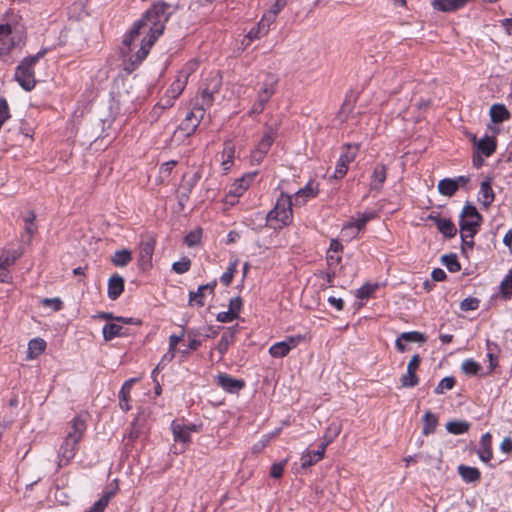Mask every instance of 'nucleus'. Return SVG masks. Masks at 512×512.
Here are the masks:
<instances>
[{
	"label": "nucleus",
	"mask_w": 512,
	"mask_h": 512,
	"mask_svg": "<svg viewBox=\"0 0 512 512\" xmlns=\"http://www.w3.org/2000/svg\"><path fill=\"white\" fill-rule=\"evenodd\" d=\"M490 117L493 123H501L510 118V113L502 104H494L490 108Z\"/></svg>",
	"instance_id": "2f4dec72"
},
{
	"label": "nucleus",
	"mask_w": 512,
	"mask_h": 512,
	"mask_svg": "<svg viewBox=\"0 0 512 512\" xmlns=\"http://www.w3.org/2000/svg\"><path fill=\"white\" fill-rule=\"evenodd\" d=\"M376 214L374 212H367V213H358L355 217L351 219L349 224L346 225V228L355 227L357 230H361L364 228L366 223L375 218Z\"/></svg>",
	"instance_id": "f704fd0d"
},
{
	"label": "nucleus",
	"mask_w": 512,
	"mask_h": 512,
	"mask_svg": "<svg viewBox=\"0 0 512 512\" xmlns=\"http://www.w3.org/2000/svg\"><path fill=\"white\" fill-rule=\"evenodd\" d=\"M201 233L199 231H192L185 237V242L189 247L195 246L200 242Z\"/></svg>",
	"instance_id": "69168bd1"
},
{
	"label": "nucleus",
	"mask_w": 512,
	"mask_h": 512,
	"mask_svg": "<svg viewBox=\"0 0 512 512\" xmlns=\"http://www.w3.org/2000/svg\"><path fill=\"white\" fill-rule=\"evenodd\" d=\"M242 308V300L240 297H234L229 301L228 311L238 318Z\"/></svg>",
	"instance_id": "052dcab7"
},
{
	"label": "nucleus",
	"mask_w": 512,
	"mask_h": 512,
	"mask_svg": "<svg viewBox=\"0 0 512 512\" xmlns=\"http://www.w3.org/2000/svg\"><path fill=\"white\" fill-rule=\"evenodd\" d=\"M481 216L476 208L470 204L464 206L461 219H460V231L461 237L473 238L476 233V227L480 225Z\"/></svg>",
	"instance_id": "423d86ee"
},
{
	"label": "nucleus",
	"mask_w": 512,
	"mask_h": 512,
	"mask_svg": "<svg viewBox=\"0 0 512 512\" xmlns=\"http://www.w3.org/2000/svg\"><path fill=\"white\" fill-rule=\"evenodd\" d=\"M46 348V342L41 338H34L28 343L27 357L34 359L38 357Z\"/></svg>",
	"instance_id": "72a5a7b5"
},
{
	"label": "nucleus",
	"mask_w": 512,
	"mask_h": 512,
	"mask_svg": "<svg viewBox=\"0 0 512 512\" xmlns=\"http://www.w3.org/2000/svg\"><path fill=\"white\" fill-rule=\"evenodd\" d=\"M131 260L132 254L127 249L116 251L111 258L112 263L117 267H124L128 265Z\"/></svg>",
	"instance_id": "e433bc0d"
},
{
	"label": "nucleus",
	"mask_w": 512,
	"mask_h": 512,
	"mask_svg": "<svg viewBox=\"0 0 512 512\" xmlns=\"http://www.w3.org/2000/svg\"><path fill=\"white\" fill-rule=\"evenodd\" d=\"M21 255L22 252L18 250L3 251L0 254V270H7Z\"/></svg>",
	"instance_id": "473e14b6"
},
{
	"label": "nucleus",
	"mask_w": 512,
	"mask_h": 512,
	"mask_svg": "<svg viewBox=\"0 0 512 512\" xmlns=\"http://www.w3.org/2000/svg\"><path fill=\"white\" fill-rule=\"evenodd\" d=\"M86 430L85 420L80 416H76L72 419L71 425L65 437H73L75 441L80 442L83 437V434Z\"/></svg>",
	"instance_id": "412c9836"
},
{
	"label": "nucleus",
	"mask_w": 512,
	"mask_h": 512,
	"mask_svg": "<svg viewBox=\"0 0 512 512\" xmlns=\"http://www.w3.org/2000/svg\"><path fill=\"white\" fill-rule=\"evenodd\" d=\"M112 495V493H106L105 495H103L98 501L94 503L90 510L94 512H103L104 509L107 507Z\"/></svg>",
	"instance_id": "603ef678"
},
{
	"label": "nucleus",
	"mask_w": 512,
	"mask_h": 512,
	"mask_svg": "<svg viewBox=\"0 0 512 512\" xmlns=\"http://www.w3.org/2000/svg\"><path fill=\"white\" fill-rule=\"evenodd\" d=\"M441 261L450 272L455 273L461 269L460 263L455 254L443 255Z\"/></svg>",
	"instance_id": "c03bdc74"
},
{
	"label": "nucleus",
	"mask_w": 512,
	"mask_h": 512,
	"mask_svg": "<svg viewBox=\"0 0 512 512\" xmlns=\"http://www.w3.org/2000/svg\"><path fill=\"white\" fill-rule=\"evenodd\" d=\"M278 82V76L271 72H263L259 76L258 90L254 103L248 111L249 116L258 115L264 110L266 104L275 94Z\"/></svg>",
	"instance_id": "7ed1b4c3"
},
{
	"label": "nucleus",
	"mask_w": 512,
	"mask_h": 512,
	"mask_svg": "<svg viewBox=\"0 0 512 512\" xmlns=\"http://www.w3.org/2000/svg\"><path fill=\"white\" fill-rule=\"evenodd\" d=\"M461 369L463 373H465L466 375L472 376L476 375L479 372L480 365L472 359H467L463 361Z\"/></svg>",
	"instance_id": "49530a36"
},
{
	"label": "nucleus",
	"mask_w": 512,
	"mask_h": 512,
	"mask_svg": "<svg viewBox=\"0 0 512 512\" xmlns=\"http://www.w3.org/2000/svg\"><path fill=\"white\" fill-rule=\"evenodd\" d=\"M170 9L171 5L163 1L154 3L124 37L122 43L126 50H123V53L131 51V46L139 39L140 47L136 53V61L144 60L154 42L164 32L165 24L172 14Z\"/></svg>",
	"instance_id": "f257e3e1"
},
{
	"label": "nucleus",
	"mask_w": 512,
	"mask_h": 512,
	"mask_svg": "<svg viewBox=\"0 0 512 512\" xmlns=\"http://www.w3.org/2000/svg\"><path fill=\"white\" fill-rule=\"evenodd\" d=\"M387 178V167L384 164H377L374 167L371 181H370V190H381L384 182Z\"/></svg>",
	"instance_id": "f3484780"
},
{
	"label": "nucleus",
	"mask_w": 512,
	"mask_h": 512,
	"mask_svg": "<svg viewBox=\"0 0 512 512\" xmlns=\"http://www.w3.org/2000/svg\"><path fill=\"white\" fill-rule=\"evenodd\" d=\"M42 304L46 307H52L54 311L62 308V301L59 298H44Z\"/></svg>",
	"instance_id": "0e129e2a"
},
{
	"label": "nucleus",
	"mask_w": 512,
	"mask_h": 512,
	"mask_svg": "<svg viewBox=\"0 0 512 512\" xmlns=\"http://www.w3.org/2000/svg\"><path fill=\"white\" fill-rule=\"evenodd\" d=\"M275 140V131L269 128L259 141L256 149L251 153V160L255 163H260L265 155L270 150L271 145Z\"/></svg>",
	"instance_id": "9b49d317"
},
{
	"label": "nucleus",
	"mask_w": 512,
	"mask_h": 512,
	"mask_svg": "<svg viewBox=\"0 0 512 512\" xmlns=\"http://www.w3.org/2000/svg\"><path fill=\"white\" fill-rule=\"evenodd\" d=\"M420 361L421 359L418 354H415L411 357L407 365V371L404 375L401 376L400 379L403 387L410 388L418 385L419 378L416 375V371L419 368Z\"/></svg>",
	"instance_id": "f8f14e48"
},
{
	"label": "nucleus",
	"mask_w": 512,
	"mask_h": 512,
	"mask_svg": "<svg viewBox=\"0 0 512 512\" xmlns=\"http://www.w3.org/2000/svg\"><path fill=\"white\" fill-rule=\"evenodd\" d=\"M176 165H177V161L170 160V161L163 163L160 166L159 173H160V177H161L162 181L170 176L172 170L174 169V167Z\"/></svg>",
	"instance_id": "4d7b16f0"
},
{
	"label": "nucleus",
	"mask_w": 512,
	"mask_h": 512,
	"mask_svg": "<svg viewBox=\"0 0 512 512\" xmlns=\"http://www.w3.org/2000/svg\"><path fill=\"white\" fill-rule=\"evenodd\" d=\"M496 149V142L493 138L485 137L481 139L478 143V150L489 157Z\"/></svg>",
	"instance_id": "79ce46f5"
},
{
	"label": "nucleus",
	"mask_w": 512,
	"mask_h": 512,
	"mask_svg": "<svg viewBox=\"0 0 512 512\" xmlns=\"http://www.w3.org/2000/svg\"><path fill=\"white\" fill-rule=\"evenodd\" d=\"M479 200L485 207H488L494 201V192L489 179L481 183Z\"/></svg>",
	"instance_id": "7c9ffc66"
},
{
	"label": "nucleus",
	"mask_w": 512,
	"mask_h": 512,
	"mask_svg": "<svg viewBox=\"0 0 512 512\" xmlns=\"http://www.w3.org/2000/svg\"><path fill=\"white\" fill-rule=\"evenodd\" d=\"M428 219L433 221L438 230L446 237L451 238L456 235L457 229L451 220L433 215H429Z\"/></svg>",
	"instance_id": "a211bd4d"
},
{
	"label": "nucleus",
	"mask_w": 512,
	"mask_h": 512,
	"mask_svg": "<svg viewBox=\"0 0 512 512\" xmlns=\"http://www.w3.org/2000/svg\"><path fill=\"white\" fill-rule=\"evenodd\" d=\"M45 52L43 50L34 56L24 58L17 66L15 79L24 90L30 91L35 87L34 65L45 55Z\"/></svg>",
	"instance_id": "39448f33"
},
{
	"label": "nucleus",
	"mask_w": 512,
	"mask_h": 512,
	"mask_svg": "<svg viewBox=\"0 0 512 512\" xmlns=\"http://www.w3.org/2000/svg\"><path fill=\"white\" fill-rule=\"evenodd\" d=\"M478 456L481 461L488 463L492 457V436L489 432L482 435L479 442Z\"/></svg>",
	"instance_id": "dca6fc26"
},
{
	"label": "nucleus",
	"mask_w": 512,
	"mask_h": 512,
	"mask_svg": "<svg viewBox=\"0 0 512 512\" xmlns=\"http://www.w3.org/2000/svg\"><path fill=\"white\" fill-rule=\"evenodd\" d=\"M287 459H285L283 462L274 463L271 466V472L270 475L273 478H280L283 475L285 465L287 463Z\"/></svg>",
	"instance_id": "e2e57ef3"
},
{
	"label": "nucleus",
	"mask_w": 512,
	"mask_h": 512,
	"mask_svg": "<svg viewBox=\"0 0 512 512\" xmlns=\"http://www.w3.org/2000/svg\"><path fill=\"white\" fill-rule=\"evenodd\" d=\"M197 65L196 61L188 62L179 72L178 76L184 78L185 81H188L189 76L196 70Z\"/></svg>",
	"instance_id": "680f3d73"
},
{
	"label": "nucleus",
	"mask_w": 512,
	"mask_h": 512,
	"mask_svg": "<svg viewBox=\"0 0 512 512\" xmlns=\"http://www.w3.org/2000/svg\"><path fill=\"white\" fill-rule=\"evenodd\" d=\"M217 383L220 387L230 393H234L243 388L244 382L230 377L227 374H220L217 376Z\"/></svg>",
	"instance_id": "6ab92c4d"
},
{
	"label": "nucleus",
	"mask_w": 512,
	"mask_h": 512,
	"mask_svg": "<svg viewBox=\"0 0 512 512\" xmlns=\"http://www.w3.org/2000/svg\"><path fill=\"white\" fill-rule=\"evenodd\" d=\"M438 192L446 197L453 196L458 191L457 181L452 178H445L439 181Z\"/></svg>",
	"instance_id": "c756f323"
},
{
	"label": "nucleus",
	"mask_w": 512,
	"mask_h": 512,
	"mask_svg": "<svg viewBox=\"0 0 512 512\" xmlns=\"http://www.w3.org/2000/svg\"><path fill=\"white\" fill-rule=\"evenodd\" d=\"M155 248V240L142 241L139 245V263L143 269L151 266L152 256Z\"/></svg>",
	"instance_id": "4468645a"
},
{
	"label": "nucleus",
	"mask_w": 512,
	"mask_h": 512,
	"mask_svg": "<svg viewBox=\"0 0 512 512\" xmlns=\"http://www.w3.org/2000/svg\"><path fill=\"white\" fill-rule=\"evenodd\" d=\"M22 40V36L14 33L9 24L0 25V56H7Z\"/></svg>",
	"instance_id": "0eeeda50"
},
{
	"label": "nucleus",
	"mask_w": 512,
	"mask_h": 512,
	"mask_svg": "<svg viewBox=\"0 0 512 512\" xmlns=\"http://www.w3.org/2000/svg\"><path fill=\"white\" fill-rule=\"evenodd\" d=\"M469 0H434L432 6L434 9L443 12H452L463 7Z\"/></svg>",
	"instance_id": "4be33fe9"
},
{
	"label": "nucleus",
	"mask_w": 512,
	"mask_h": 512,
	"mask_svg": "<svg viewBox=\"0 0 512 512\" xmlns=\"http://www.w3.org/2000/svg\"><path fill=\"white\" fill-rule=\"evenodd\" d=\"M286 0H275V3L272 5V7L264 13L261 21L260 26H265V22H267V27L270 26L271 23H273L276 19V16L278 13L285 7Z\"/></svg>",
	"instance_id": "a878e982"
},
{
	"label": "nucleus",
	"mask_w": 512,
	"mask_h": 512,
	"mask_svg": "<svg viewBox=\"0 0 512 512\" xmlns=\"http://www.w3.org/2000/svg\"><path fill=\"white\" fill-rule=\"evenodd\" d=\"M400 336H401V339H403L406 342H423V341H425L424 335L417 331L403 332Z\"/></svg>",
	"instance_id": "bf43d9fd"
},
{
	"label": "nucleus",
	"mask_w": 512,
	"mask_h": 512,
	"mask_svg": "<svg viewBox=\"0 0 512 512\" xmlns=\"http://www.w3.org/2000/svg\"><path fill=\"white\" fill-rule=\"evenodd\" d=\"M171 430L175 442H180L184 445H187L190 442L191 433L197 432L199 427L195 424L185 425L172 422Z\"/></svg>",
	"instance_id": "ddd939ff"
},
{
	"label": "nucleus",
	"mask_w": 512,
	"mask_h": 512,
	"mask_svg": "<svg viewBox=\"0 0 512 512\" xmlns=\"http://www.w3.org/2000/svg\"><path fill=\"white\" fill-rule=\"evenodd\" d=\"M322 459L321 451H307L301 456V467L308 468Z\"/></svg>",
	"instance_id": "ea45409f"
},
{
	"label": "nucleus",
	"mask_w": 512,
	"mask_h": 512,
	"mask_svg": "<svg viewBox=\"0 0 512 512\" xmlns=\"http://www.w3.org/2000/svg\"><path fill=\"white\" fill-rule=\"evenodd\" d=\"M174 357L175 351L168 348V351L163 355L156 368L152 371V375L154 376L159 370L163 369L166 364L170 363L174 359Z\"/></svg>",
	"instance_id": "864d4df0"
},
{
	"label": "nucleus",
	"mask_w": 512,
	"mask_h": 512,
	"mask_svg": "<svg viewBox=\"0 0 512 512\" xmlns=\"http://www.w3.org/2000/svg\"><path fill=\"white\" fill-rule=\"evenodd\" d=\"M124 290V279L118 274H114L108 281V297L112 300L117 299Z\"/></svg>",
	"instance_id": "5701e85b"
},
{
	"label": "nucleus",
	"mask_w": 512,
	"mask_h": 512,
	"mask_svg": "<svg viewBox=\"0 0 512 512\" xmlns=\"http://www.w3.org/2000/svg\"><path fill=\"white\" fill-rule=\"evenodd\" d=\"M78 441L73 437H65L58 451V466H66L76 455L78 450Z\"/></svg>",
	"instance_id": "9d476101"
},
{
	"label": "nucleus",
	"mask_w": 512,
	"mask_h": 512,
	"mask_svg": "<svg viewBox=\"0 0 512 512\" xmlns=\"http://www.w3.org/2000/svg\"><path fill=\"white\" fill-rule=\"evenodd\" d=\"M187 85V81L184 78L177 76L174 82L169 88V92L172 93V97H179Z\"/></svg>",
	"instance_id": "a18cd8bd"
},
{
	"label": "nucleus",
	"mask_w": 512,
	"mask_h": 512,
	"mask_svg": "<svg viewBox=\"0 0 512 512\" xmlns=\"http://www.w3.org/2000/svg\"><path fill=\"white\" fill-rule=\"evenodd\" d=\"M201 179V173L199 171L194 172L191 176L183 177V181L179 186V192H180V203L182 204L183 201L188 200L189 194L191 193L192 189L196 186V184Z\"/></svg>",
	"instance_id": "2eb2a0df"
},
{
	"label": "nucleus",
	"mask_w": 512,
	"mask_h": 512,
	"mask_svg": "<svg viewBox=\"0 0 512 512\" xmlns=\"http://www.w3.org/2000/svg\"><path fill=\"white\" fill-rule=\"evenodd\" d=\"M303 340L304 337L302 335L289 336L285 340L273 344L269 348V354L275 358L285 357Z\"/></svg>",
	"instance_id": "1a4fd4ad"
},
{
	"label": "nucleus",
	"mask_w": 512,
	"mask_h": 512,
	"mask_svg": "<svg viewBox=\"0 0 512 512\" xmlns=\"http://www.w3.org/2000/svg\"><path fill=\"white\" fill-rule=\"evenodd\" d=\"M317 193H318L317 188L313 185L312 182H309L305 187L299 189L295 193V204L302 205L308 199L315 197L317 195Z\"/></svg>",
	"instance_id": "bb28decb"
},
{
	"label": "nucleus",
	"mask_w": 512,
	"mask_h": 512,
	"mask_svg": "<svg viewBox=\"0 0 512 512\" xmlns=\"http://www.w3.org/2000/svg\"><path fill=\"white\" fill-rule=\"evenodd\" d=\"M480 301L474 297H468L461 301L460 308L462 311H473L479 307Z\"/></svg>",
	"instance_id": "5fc2aeb1"
},
{
	"label": "nucleus",
	"mask_w": 512,
	"mask_h": 512,
	"mask_svg": "<svg viewBox=\"0 0 512 512\" xmlns=\"http://www.w3.org/2000/svg\"><path fill=\"white\" fill-rule=\"evenodd\" d=\"M359 145L357 144H347L345 147V151L340 155L336 168L334 177L336 179L343 178L347 171L348 166L351 162H353L358 154Z\"/></svg>",
	"instance_id": "6e6552de"
},
{
	"label": "nucleus",
	"mask_w": 512,
	"mask_h": 512,
	"mask_svg": "<svg viewBox=\"0 0 512 512\" xmlns=\"http://www.w3.org/2000/svg\"><path fill=\"white\" fill-rule=\"evenodd\" d=\"M470 424L466 421H450L446 423V429L454 435L463 434L468 431Z\"/></svg>",
	"instance_id": "a19ab883"
},
{
	"label": "nucleus",
	"mask_w": 512,
	"mask_h": 512,
	"mask_svg": "<svg viewBox=\"0 0 512 512\" xmlns=\"http://www.w3.org/2000/svg\"><path fill=\"white\" fill-rule=\"evenodd\" d=\"M216 286V281H213L212 283L201 285L198 287L197 291L190 292L189 294V302L195 303L197 306L202 307L204 306V297L205 292H209L210 294L213 293L214 288Z\"/></svg>",
	"instance_id": "aec40b11"
},
{
	"label": "nucleus",
	"mask_w": 512,
	"mask_h": 512,
	"mask_svg": "<svg viewBox=\"0 0 512 512\" xmlns=\"http://www.w3.org/2000/svg\"><path fill=\"white\" fill-rule=\"evenodd\" d=\"M437 423L438 419L436 415L430 411H427L423 416V434L429 435L434 433Z\"/></svg>",
	"instance_id": "4c0bfd02"
},
{
	"label": "nucleus",
	"mask_w": 512,
	"mask_h": 512,
	"mask_svg": "<svg viewBox=\"0 0 512 512\" xmlns=\"http://www.w3.org/2000/svg\"><path fill=\"white\" fill-rule=\"evenodd\" d=\"M270 438H271V436L268 435V436H265L259 442L255 443L252 447V452L255 454L260 453L266 447V445L270 441Z\"/></svg>",
	"instance_id": "774afa93"
},
{
	"label": "nucleus",
	"mask_w": 512,
	"mask_h": 512,
	"mask_svg": "<svg viewBox=\"0 0 512 512\" xmlns=\"http://www.w3.org/2000/svg\"><path fill=\"white\" fill-rule=\"evenodd\" d=\"M174 105V101L171 100L169 97L167 96H163L160 101L157 103V105L154 107V110H158V109H161V110H164V109H167V108H170Z\"/></svg>",
	"instance_id": "338daca9"
},
{
	"label": "nucleus",
	"mask_w": 512,
	"mask_h": 512,
	"mask_svg": "<svg viewBox=\"0 0 512 512\" xmlns=\"http://www.w3.org/2000/svg\"><path fill=\"white\" fill-rule=\"evenodd\" d=\"M249 183L250 179L242 178L237 180L230 189L229 194L226 196V201L233 203L229 200V198L241 196L242 193L248 188Z\"/></svg>",
	"instance_id": "c9c22d12"
},
{
	"label": "nucleus",
	"mask_w": 512,
	"mask_h": 512,
	"mask_svg": "<svg viewBox=\"0 0 512 512\" xmlns=\"http://www.w3.org/2000/svg\"><path fill=\"white\" fill-rule=\"evenodd\" d=\"M191 261L188 258H182L180 261L174 262L172 265L173 271L178 274H183L190 269Z\"/></svg>",
	"instance_id": "6e6d98bb"
},
{
	"label": "nucleus",
	"mask_w": 512,
	"mask_h": 512,
	"mask_svg": "<svg viewBox=\"0 0 512 512\" xmlns=\"http://www.w3.org/2000/svg\"><path fill=\"white\" fill-rule=\"evenodd\" d=\"M137 381L136 378H131L125 381L120 392H119V405L123 411H128L130 409L129 399H130V391L133 387V384Z\"/></svg>",
	"instance_id": "393cba45"
},
{
	"label": "nucleus",
	"mask_w": 512,
	"mask_h": 512,
	"mask_svg": "<svg viewBox=\"0 0 512 512\" xmlns=\"http://www.w3.org/2000/svg\"><path fill=\"white\" fill-rule=\"evenodd\" d=\"M123 327L116 323H107L102 329L103 338L106 341H110L115 337L122 335Z\"/></svg>",
	"instance_id": "58836bf2"
},
{
	"label": "nucleus",
	"mask_w": 512,
	"mask_h": 512,
	"mask_svg": "<svg viewBox=\"0 0 512 512\" xmlns=\"http://www.w3.org/2000/svg\"><path fill=\"white\" fill-rule=\"evenodd\" d=\"M458 472L462 479L467 483L478 482L481 478V473L478 468L466 465H459Z\"/></svg>",
	"instance_id": "c85d7f7f"
},
{
	"label": "nucleus",
	"mask_w": 512,
	"mask_h": 512,
	"mask_svg": "<svg viewBox=\"0 0 512 512\" xmlns=\"http://www.w3.org/2000/svg\"><path fill=\"white\" fill-rule=\"evenodd\" d=\"M501 293L505 298L512 295V274H508L500 285Z\"/></svg>",
	"instance_id": "13d9d810"
},
{
	"label": "nucleus",
	"mask_w": 512,
	"mask_h": 512,
	"mask_svg": "<svg viewBox=\"0 0 512 512\" xmlns=\"http://www.w3.org/2000/svg\"><path fill=\"white\" fill-rule=\"evenodd\" d=\"M235 333L236 328L231 327L227 332L222 334L216 346V350L219 352L220 357H222L228 351L229 346L234 342Z\"/></svg>",
	"instance_id": "cd10ccee"
},
{
	"label": "nucleus",
	"mask_w": 512,
	"mask_h": 512,
	"mask_svg": "<svg viewBox=\"0 0 512 512\" xmlns=\"http://www.w3.org/2000/svg\"><path fill=\"white\" fill-rule=\"evenodd\" d=\"M455 378L452 376H448L443 378L438 386L435 388L436 394H443L446 390H451L455 386Z\"/></svg>",
	"instance_id": "09e8293b"
},
{
	"label": "nucleus",
	"mask_w": 512,
	"mask_h": 512,
	"mask_svg": "<svg viewBox=\"0 0 512 512\" xmlns=\"http://www.w3.org/2000/svg\"><path fill=\"white\" fill-rule=\"evenodd\" d=\"M235 148L231 141L224 143L223 151L221 153V166L223 171L227 172L234 163Z\"/></svg>",
	"instance_id": "b1692460"
},
{
	"label": "nucleus",
	"mask_w": 512,
	"mask_h": 512,
	"mask_svg": "<svg viewBox=\"0 0 512 512\" xmlns=\"http://www.w3.org/2000/svg\"><path fill=\"white\" fill-rule=\"evenodd\" d=\"M292 200L288 194L281 193L274 208L267 214V225L273 229H281L292 222Z\"/></svg>",
	"instance_id": "20e7f679"
},
{
	"label": "nucleus",
	"mask_w": 512,
	"mask_h": 512,
	"mask_svg": "<svg viewBox=\"0 0 512 512\" xmlns=\"http://www.w3.org/2000/svg\"><path fill=\"white\" fill-rule=\"evenodd\" d=\"M341 430H342V425L340 422L330 423L324 433L323 440H327V443L333 442L337 438V436L340 434Z\"/></svg>",
	"instance_id": "37998d69"
},
{
	"label": "nucleus",
	"mask_w": 512,
	"mask_h": 512,
	"mask_svg": "<svg viewBox=\"0 0 512 512\" xmlns=\"http://www.w3.org/2000/svg\"><path fill=\"white\" fill-rule=\"evenodd\" d=\"M236 271H237V261H234L229 265L227 270L222 274V276L220 278L221 282L226 286L230 285Z\"/></svg>",
	"instance_id": "8fccbe9b"
},
{
	"label": "nucleus",
	"mask_w": 512,
	"mask_h": 512,
	"mask_svg": "<svg viewBox=\"0 0 512 512\" xmlns=\"http://www.w3.org/2000/svg\"><path fill=\"white\" fill-rule=\"evenodd\" d=\"M36 219V215L33 211H29L24 219L25 221V232L29 235L28 241L31 240L32 235L34 234L36 228L34 227V221Z\"/></svg>",
	"instance_id": "3c124183"
},
{
	"label": "nucleus",
	"mask_w": 512,
	"mask_h": 512,
	"mask_svg": "<svg viewBox=\"0 0 512 512\" xmlns=\"http://www.w3.org/2000/svg\"><path fill=\"white\" fill-rule=\"evenodd\" d=\"M378 288V284L366 283L357 290L356 296L359 299L369 298Z\"/></svg>",
	"instance_id": "de8ad7c7"
},
{
	"label": "nucleus",
	"mask_w": 512,
	"mask_h": 512,
	"mask_svg": "<svg viewBox=\"0 0 512 512\" xmlns=\"http://www.w3.org/2000/svg\"><path fill=\"white\" fill-rule=\"evenodd\" d=\"M221 87V78L218 75H212L206 80L205 86L201 89L199 96L195 98V103L185 119L175 130L172 140L181 142L191 136L197 129L204 117L206 109L210 108L214 102V95L219 92Z\"/></svg>",
	"instance_id": "f03ea898"
}]
</instances>
